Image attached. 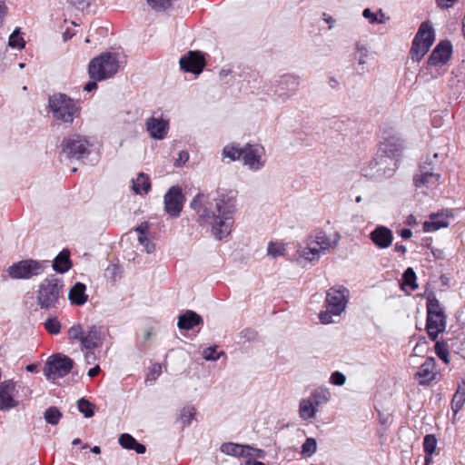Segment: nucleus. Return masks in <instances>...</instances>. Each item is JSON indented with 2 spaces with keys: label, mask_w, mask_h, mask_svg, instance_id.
<instances>
[{
  "label": "nucleus",
  "mask_w": 465,
  "mask_h": 465,
  "mask_svg": "<svg viewBox=\"0 0 465 465\" xmlns=\"http://www.w3.org/2000/svg\"><path fill=\"white\" fill-rule=\"evenodd\" d=\"M236 198L237 192L233 190H220L213 198L198 193L191 202V207L196 212L199 223L210 226L213 235L222 240L232 232Z\"/></svg>",
  "instance_id": "1"
},
{
  "label": "nucleus",
  "mask_w": 465,
  "mask_h": 465,
  "mask_svg": "<svg viewBox=\"0 0 465 465\" xmlns=\"http://www.w3.org/2000/svg\"><path fill=\"white\" fill-rule=\"evenodd\" d=\"M350 299L349 290L342 285L331 287L325 295V310L320 312L319 320L322 324L337 323L347 308Z\"/></svg>",
  "instance_id": "2"
},
{
  "label": "nucleus",
  "mask_w": 465,
  "mask_h": 465,
  "mask_svg": "<svg viewBox=\"0 0 465 465\" xmlns=\"http://www.w3.org/2000/svg\"><path fill=\"white\" fill-rule=\"evenodd\" d=\"M68 339L80 343L82 350L100 349L107 338V331L97 325L83 326L79 323L69 328Z\"/></svg>",
  "instance_id": "3"
},
{
  "label": "nucleus",
  "mask_w": 465,
  "mask_h": 465,
  "mask_svg": "<svg viewBox=\"0 0 465 465\" xmlns=\"http://www.w3.org/2000/svg\"><path fill=\"white\" fill-rule=\"evenodd\" d=\"M48 106L53 116L64 123H72L80 114L77 102L65 94H55L49 97Z\"/></svg>",
  "instance_id": "4"
},
{
  "label": "nucleus",
  "mask_w": 465,
  "mask_h": 465,
  "mask_svg": "<svg viewBox=\"0 0 465 465\" xmlns=\"http://www.w3.org/2000/svg\"><path fill=\"white\" fill-rule=\"evenodd\" d=\"M331 394L329 389L320 387L313 391L310 396L302 399L298 405L299 418L303 420H312L315 419L318 412V407L326 404L331 401Z\"/></svg>",
  "instance_id": "5"
},
{
  "label": "nucleus",
  "mask_w": 465,
  "mask_h": 465,
  "mask_svg": "<svg viewBox=\"0 0 465 465\" xmlns=\"http://www.w3.org/2000/svg\"><path fill=\"white\" fill-rule=\"evenodd\" d=\"M119 69V61L114 54L104 53L94 58L88 68L91 79L102 81L112 77Z\"/></svg>",
  "instance_id": "6"
},
{
  "label": "nucleus",
  "mask_w": 465,
  "mask_h": 465,
  "mask_svg": "<svg viewBox=\"0 0 465 465\" xmlns=\"http://www.w3.org/2000/svg\"><path fill=\"white\" fill-rule=\"evenodd\" d=\"M434 43V27L431 23L422 22L416 33L410 51L412 61L419 62L429 52Z\"/></svg>",
  "instance_id": "7"
},
{
  "label": "nucleus",
  "mask_w": 465,
  "mask_h": 465,
  "mask_svg": "<svg viewBox=\"0 0 465 465\" xmlns=\"http://www.w3.org/2000/svg\"><path fill=\"white\" fill-rule=\"evenodd\" d=\"M434 43V27L431 23L422 22L416 33L410 51L412 61L419 62L429 52Z\"/></svg>",
  "instance_id": "8"
},
{
  "label": "nucleus",
  "mask_w": 465,
  "mask_h": 465,
  "mask_svg": "<svg viewBox=\"0 0 465 465\" xmlns=\"http://www.w3.org/2000/svg\"><path fill=\"white\" fill-rule=\"evenodd\" d=\"M434 43V27L431 23L422 22L416 33L410 51L412 61L419 62L429 52Z\"/></svg>",
  "instance_id": "9"
},
{
  "label": "nucleus",
  "mask_w": 465,
  "mask_h": 465,
  "mask_svg": "<svg viewBox=\"0 0 465 465\" xmlns=\"http://www.w3.org/2000/svg\"><path fill=\"white\" fill-rule=\"evenodd\" d=\"M405 150V142L397 131L392 128L383 130L378 149L381 154L398 161L403 156Z\"/></svg>",
  "instance_id": "10"
},
{
  "label": "nucleus",
  "mask_w": 465,
  "mask_h": 465,
  "mask_svg": "<svg viewBox=\"0 0 465 465\" xmlns=\"http://www.w3.org/2000/svg\"><path fill=\"white\" fill-rule=\"evenodd\" d=\"M61 286L56 279H45L39 285L37 292L38 305L43 309L54 308L58 303Z\"/></svg>",
  "instance_id": "11"
},
{
  "label": "nucleus",
  "mask_w": 465,
  "mask_h": 465,
  "mask_svg": "<svg viewBox=\"0 0 465 465\" xmlns=\"http://www.w3.org/2000/svg\"><path fill=\"white\" fill-rule=\"evenodd\" d=\"M74 365V361L69 357L63 354H55L49 357L45 362L44 373L50 381L64 377L67 375Z\"/></svg>",
  "instance_id": "12"
},
{
  "label": "nucleus",
  "mask_w": 465,
  "mask_h": 465,
  "mask_svg": "<svg viewBox=\"0 0 465 465\" xmlns=\"http://www.w3.org/2000/svg\"><path fill=\"white\" fill-rule=\"evenodd\" d=\"M435 159L436 153H432L422 158L420 165V172L414 177V183L418 189H428L433 185L436 181L435 175Z\"/></svg>",
  "instance_id": "13"
},
{
  "label": "nucleus",
  "mask_w": 465,
  "mask_h": 465,
  "mask_svg": "<svg viewBox=\"0 0 465 465\" xmlns=\"http://www.w3.org/2000/svg\"><path fill=\"white\" fill-rule=\"evenodd\" d=\"M89 147V142L78 134L72 135L62 143V152L67 158H83L90 153Z\"/></svg>",
  "instance_id": "14"
},
{
  "label": "nucleus",
  "mask_w": 465,
  "mask_h": 465,
  "mask_svg": "<svg viewBox=\"0 0 465 465\" xmlns=\"http://www.w3.org/2000/svg\"><path fill=\"white\" fill-rule=\"evenodd\" d=\"M243 164L252 172H258L265 165V149L261 144L247 143L243 147Z\"/></svg>",
  "instance_id": "15"
},
{
  "label": "nucleus",
  "mask_w": 465,
  "mask_h": 465,
  "mask_svg": "<svg viewBox=\"0 0 465 465\" xmlns=\"http://www.w3.org/2000/svg\"><path fill=\"white\" fill-rule=\"evenodd\" d=\"M7 272L14 279H27L41 274L44 266L39 262L25 260L10 266Z\"/></svg>",
  "instance_id": "16"
},
{
  "label": "nucleus",
  "mask_w": 465,
  "mask_h": 465,
  "mask_svg": "<svg viewBox=\"0 0 465 465\" xmlns=\"http://www.w3.org/2000/svg\"><path fill=\"white\" fill-rule=\"evenodd\" d=\"M17 390L13 380H6L0 383V411H7L18 407Z\"/></svg>",
  "instance_id": "17"
},
{
  "label": "nucleus",
  "mask_w": 465,
  "mask_h": 465,
  "mask_svg": "<svg viewBox=\"0 0 465 465\" xmlns=\"http://www.w3.org/2000/svg\"><path fill=\"white\" fill-rule=\"evenodd\" d=\"M312 243H315L322 253L336 248L341 240V234L336 231H317L311 235Z\"/></svg>",
  "instance_id": "18"
},
{
  "label": "nucleus",
  "mask_w": 465,
  "mask_h": 465,
  "mask_svg": "<svg viewBox=\"0 0 465 465\" xmlns=\"http://www.w3.org/2000/svg\"><path fill=\"white\" fill-rule=\"evenodd\" d=\"M317 247L318 246L315 243H312V240L308 237L305 242V245L300 247L297 251V262L302 266H306L309 263L318 262L323 253Z\"/></svg>",
  "instance_id": "19"
},
{
  "label": "nucleus",
  "mask_w": 465,
  "mask_h": 465,
  "mask_svg": "<svg viewBox=\"0 0 465 465\" xmlns=\"http://www.w3.org/2000/svg\"><path fill=\"white\" fill-rule=\"evenodd\" d=\"M183 205V195L182 191L177 187H172L164 195V207L166 213L177 217L182 212Z\"/></svg>",
  "instance_id": "20"
},
{
  "label": "nucleus",
  "mask_w": 465,
  "mask_h": 465,
  "mask_svg": "<svg viewBox=\"0 0 465 465\" xmlns=\"http://www.w3.org/2000/svg\"><path fill=\"white\" fill-rule=\"evenodd\" d=\"M146 129L153 139L163 140L167 135L169 123L163 118L150 117L146 120Z\"/></svg>",
  "instance_id": "21"
},
{
  "label": "nucleus",
  "mask_w": 465,
  "mask_h": 465,
  "mask_svg": "<svg viewBox=\"0 0 465 465\" xmlns=\"http://www.w3.org/2000/svg\"><path fill=\"white\" fill-rule=\"evenodd\" d=\"M180 65L186 72L199 74L204 66L203 58L198 52H189L187 55L181 57Z\"/></svg>",
  "instance_id": "22"
},
{
  "label": "nucleus",
  "mask_w": 465,
  "mask_h": 465,
  "mask_svg": "<svg viewBox=\"0 0 465 465\" xmlns=\"http://www.w3.org/2000/svg\"><path fill=\"white\" fill-rule=\"evenodd\" d=\"M372 242L381 249L390 247L393 241L391 230L385 226H377L370 234Z\"/></svg>",
  "instance_id": "23"
},
{
  "label": "nucleus",
  "mask_w": 465,
  "mask_h": 465,
  "mask_svg": "<svg viewBox=\"0 0 465 465\" xmlns=\"http://www.w3.org/2000/svg\"><path fill=\"white\" fill-rule=\"evenodd\" d=\"M427 295V324L426 330L429 337L432 341H436V303L434 302V295L432 292H426Z\"/></svg>",
  "instance_id": "24"
},
{
  "label": "nucleus",
  "mask_w": 465,
  "mask_h": 465,
  "mask_svg": "<svg viewBox=\"0 0 465 465\" xmlns=\"http://www.w3.org/2000/svg\"><path fill=\"white\" fill-rule=\"evenodd\" d=\"M436 363L433 357H429L420 367L415 377L421 385L428 384L435 379Z\"/></svg>",
  "instance_id": "25"
},
{
  "label": "nucleus",
  "mask_w": 465,
  "mask_h": 465,
  "mask_svg": "<svg viewBox=\"0 0 465 465\" xmlns=\"http://www.w3.org/2000/svg\"><path fill=\"white\" fill-rule=\"evenodd\" d=\"M221 451L226 455L235 457H247L251 456V448L247 445H240L232 442L223 443Z\"/></svg>",
  "instance_id": "26"
},
{
  "label": "nucleus",
  "mask_w": 465,
  "mask_h": 465,
  "mask_svg": "<svg viewBox=\"0 0 465 465\" xmlns=\"http://www.w3.org/2000/svg\"><path fill=\"white\" fill-rule=\"evenodd\" d=\"M202 318L193 311H187L178 318L177 325L182 330H191L202 322Z\"/></svg>",
  "instance_id": "27"
},
{
  "label": "nucleus",
  "mask_w": 465,
  "mask_h": 465,
  "mask_svg": "<svg viewBox=\"0 0 465 465\" xmlns=\"http://www.w3.org/2000/svg\"><path fill=\"white\" fill-rule=\"evenodd\" d=\"M86 287L84 283H75L68 292V298L73 304L83 305L87 302Z\"/></svg>",
  "instance_id": "28"
},
{
  "label": "nucleus",
  "mask_w": 465,
  "mask_h": 465,
  "mask_svg": "<svg viewBox=\"0 0 465 465\" xmlns=\"http://www.w3.org/2000/svg\"><path fill=\"white\" fill-rule=\"evenodd\" d=\"M119 444L126 450H134L138 454H143L145 452V446L137 442L136 440L128 433H123L119 436L118 439Z\"/></svg>",
  "instance_id": "29"
},
{
  "label": "nucleus",
  "mask_w": 465,
  "mask_h": 465,
  "mask_svg": "<svg viewBox=\"0 0 465 465\" xmlns=\"http://www.w3.org/2000/svg\"><path fill=\"white\" fill-rule=\"evenodd\" d=\"M362 16L369 21L370 24L374 25H383L386 24L390 17L385 15V13L379 9L376 12H373L371 8H365L362 11Z\"/></svg>",
  "instance_id": "30"
},
{
  "label": "nucleus",
  "mask_w": 465,
  "mask_h": 465,
  "mask_svg": "<svg viewBox=\"0 0 465 465\" xmlns=\"http://www.w3.org/2000/svg\"><path fill=\"white\" fill-rule=\"evenodd\" d=\"M369 46L362 43L357 42L354 46V59L356 60L358 66L361 69L367 64L369 57Z\"/></svg>",
  "instance_id": "31"
},
{
  "label": "nucleus",
  "mask_w": 465,
  "mask_h": 465,
  "mask_svg": "<svg viewBox=\"0 0 465 465\" xmlns=\"http://www.w3.org/2000/svg\"><path fill=\"white\" fill-rule=\"evenodd\" d=\"M151 188L149 176L141 173L133 179V190L137 194L147 193Z\"/></svg>",
  "instance_id": "32"
},
{
  "label": "nucleus",
  "mask_w": 465,
  "mask_h": 465,
  "mask_svg": "<svg viewBox=\"0 0 465 465\" xmlns=\"http://www.w3.org/2000/svg\"><path fill=\"white\" fill-rule=\"evenodd\" d=\"M416 279V274L412 268H408L402 275L401 289L408 293L413 292L418 287Z\"/></svg>",
  "instance_id": "33"
},
{
  "label": "nucleus",
  "mask_w": 465,
  "mask_h": 465,
  "mask_svg": "<svg viewBox=\"0 0 465 465\" xmlns=\"http://www.w3.org/2000/svg\"><path fill=\"white\" fill-rule=\"evenodd\" d=\"M424 452H425V464L430 465L433 462V454L436 450V438L432 434H429L424 438Z\"/></svg>",
  "instance_id": "34"
},
{
  "label": "nucleus",
  "mask_w": 465,
  "mask_h": 465,
  "mask_svg": "<svg viewBox=\"0 0 465 465\" xmlns=\"http://www.w3.org/2000/svg\"><path fill=\"white\" fill-rule=\"evenodd\" d=\"M452 54V45L448 40L438 44V64H446Z\"/></svg>",
  "instance_id": "35"
},
{
  "label": "nucleus",
  "mask_w": 465,
  "mask_h": 465,
  "mask_svg": "<svg viewBox=\"0 0 465 465\" xmlns=\"http://www.w3.org/2000/svg\"><path fill=\"white\" fill-rule=\"evenodd\" d=\"M53 267L59 272H65L71 268L69 252L62 251L54 259Z\"/></svg>",
  "instance_id": "36"
},
{
  "label": "nucleus",
  "mask_w": 465,
  "mask_h": 465,
  "mask_svg": "<svg viewBox=\"0 0 465 465\" xmlns=\"http://www.w3.org/2000/svg\"><path fill=\"white\" fill-rule=\"evenodd\" d=\"M146 224H141L135 229L137 232V241L143 247L144 251L148 253L154 251V244L151 242L146 236Z\"/></svg>",
  "instance_id": "37"
},
{
  "label": "nucleus",
  "mask_w": 465,
  "mask_h": 465,
  "mask_svg": "<svg viewBox=\"0 0 465 465\" xmlns=\"http://www.w3.org/2000/svg\"><path fill=\"white\" fill-rule=\"evenodd\" d=\"M465 402V381L459 383L458 389L452 398V411L457 413Z\"/></svg>",
  "instance_id": "38"
},
{
  "label": "nucleus",
  "mask_w": 465,
  "mask_h": 465,
  "mask_svg": "<svg viewBox=\"0 0 465 465\" xmlns=\"http://www.w3.org/2000/svg\"><path fill=\"white\" fill-rule=\"evenodd\" d=\"M317 441L314 438H307L301 447V455L304 459L311 458L317 452Z\"/></svg>",
  "instance_id": "39"
},
{
  "label": "nucleus",
  "mask_w": 465,
  "mask_h": 465,
  "mask_svg": "<svg viewBox=\"0 0 465 465\" xmlns=\"http://www.w3.org/2000/svg\"><path fill=\"white\" fill-rule=\"evenodd\" d=\"M455 214L450 209H443L438 212V230L447 228L454 222Z\"/></svg>",
  "instance_id": "40"
},
{
  "label": "nucleus",
  "mask_w": 465,
  "mask_h": 465,
  "mask_svg": "<svg viewBox=\"0 0 465 465\" xmlns=\"http://www.w3.org/2000/svg\"><path fill=\"white\" fill-rule=\"evenodd\" d=\"M286 244L282 242H270L267 246V255L277 258L285 255Z\"/></svg>",
  "instance_id": "41"
},
{
  "label": "nucleus",
  "mask_w": 465,
  "mask_h": 465,
  "mask_svg": "<svg viewBox=\"0 0 465 465\" xmlns=\"http://www.w3.org/2000/svg\"><path fill=\"white\" fill-rule=\"evenodd\" d=\"M8 45L12 48H17L19 50L24 49L25 46V41L21 36V29L15 28L10 35L8 39Z\"/></svg>",
  "instance_id": "42"
},
{
  "label": "nucleus",
  "mask_w": 465,
  "mask_h": 465,
  "mask_svg": "<svg viewBox=\"0 0 465 465\" xmlns=\"http://www.w3.org/2000/svg\"><path fill=\"white\" fill-rule=\"evenodd\" d=\"M196 409L193 406H185L180 411V420L184 426H189L196 416Z\"/></svg>",
  "instance_id": "43"
},
{
  "label": "nucleus",
  "mask_w": 465,
  "mask_h": 465,
  "mask_svg": "<svg viewBox=\"0 0 465 465\" xmlns=\"http://www.w3.org/2000/svg\"><path fill=\"white\" fill-rule=\"evenodd\" d=\"M242 154L243 148H239L234 144H228L223 150V155L232 161L238 160L240 157L242 158Z\"/></svg>",
  "instance_id": "44"
},
{
  "label": "nucleus",
  "mask_w": 465,
  "mask_h": 465,
  "mask_svg": "<svg viewBox=\"0 0 465 465\" xmlns=\"http://www.w3.org/2000/svg\"><path fill=\"white\" fill-rule=\"evenodd\" d=\"M78 411L84 414L85 418H91L94 414V405L84 398L77 401Z\"/></svg>",
  "instance_id": "45"
},
{
  "label": "nucleus",
  "mask_w": 465,
  "mask_h": 465,
  "mask_svg": "<svg viewBox=\"0 0 465 465\" xmlns=\"http://www.w3.org/2000/svg\"><path fill=\"white\" fill-rule=\"evenodd\" d=\"M62 417V413L55 407L48 408L44 415L45 421L52 425H56Z\"/></svg>",
  "instance_id": "46"
},
{
  "label": "nucleus",
  "mask_w": 465,
  "mask_h": 465,
  "mask_svg": "<svg viewBox=\"0 0 465 465\" xmlns=\"http://www.w3.org/2000/svg\"><path fill=\"white\" fill-rule=\"evenodd\" d=\"M45 328L51 334H58L61 330V323L56 318H48L45 322Z\"/></svg>",
  "instance_id": "47"
},
{
  "label": "nucleus",
  "mask_w": 465,
  "mask_h": 465,
  "mask_svg": "<svg viewBox=\"0 0 465 465\" xmlns=\"http://www.w3.org/2000/svg\"><path fill=\"white\" fill-rule=\"evenodd\" d=\"M203 357L206 361H216L218 360L222 355H223V352H216V347H208L205 348L203 351Z\"/></svg>",
  "instance_id": "48"
},
{
  "label": "nucleus",
  "mask_w": 465,
  "mask_h": 465,
  "mask_svg": "<svg viewBox=\"0 0 465 465\" xmlns=\"http://www.w3.org/2000/svg\"><path fill=\"white\" fill-rule=\"evenodd\" d=\"M148 5L155 10H165L171 6L172 0H146Z\"/></svg>",
  "instance_id": "49"
},
{
  "label": "nucleus",
  "mask_w": 465,
  "mask_h": 465,
  "mask_svg": "<svg viewBox=\"0 0 465 465\" xmlns=\"http://www.w3.org/2000/svg\"><path fill=\"white\" fill-rule=\"evenodd\" d=\"M330 382L335 386H342L346 382V376L341 371H334L330 376Z\"/></svg>",
  "instance_id": "50"
},
{
  "label": "nucleus",
  "mask_w": 465,
  "mask_h": 465,
  "mask_svg": "<svg viewBox=\"0 0 465 465\" xmlns=\"http://www.w3.org/2000/svg\"><path fill=\"white\" fill-rule=\"evenodd\" d=\"M438 357L440 358L446 364L450 362L449 349L446 343L438 341Z\"/></svg>",
  "instance_id": "51"
},
{
  "label": "nucleus",
  "mask_w": 465,
  "mask_h": 465,
  "mask_svg": "<svg viewBox=\"0 0 465 465\" xmlns=\"http://www.w3.org/2000/svg\"><path fill=\"white\" fill-rule=\"evenodd\" d=\"M427 350V341L424 339L419 341L416 346L413 349V356H420Z\"/></svg>",
  "instance_id": "52"
},
{
  "label": "nucleus",
  "mask_w": 465,
  "mask_h": 465,
  "mask_svg": "<svg viewBox=\"0 0 465 465\" xmlns=\"http://www.w3.org/2000/svg\"><path fill=\"white\" fill-rule=\"evenodd\" d=\"M423 231L426 232H430L436 231V221H435V215H430V221H426L423 223Z\"/></svg>",
  "instance_id": "53"
},
{
  "label": "nucleus",
  "mask_w": 465,
  "mask_h": 465,
  "mask_svg": "<svg viewBox=\"0 0 465 465\" xmlns=\"http://www.w3.org/2000/svg\"><path fill=\"white\" fill-rule=\"evenodd\" d=\"M189 160V153L186 151H181L178 153V157L175 160V166H182Z\"/></svg>",
  "instance_id": "54"
},
{
  "label": "nucleus",
  "mask_w": 465,
  "mask_h": 465,
  "mask_svg": "<svg viewBox=\"0 0 465 465\" xmlns=\"http://www.w3.org/2000/svg\"><path fill=\"white\" fill-rule=\"evenodd\" d=\"M446 328L445 316L441 310L438 309V333L443 331Z\"/></svg>",
  "instance_id": "55"
},
{
  "label": "nucleus",
  "mask_w": 465,
  "mask_h": 465,
  "mask_svg": "<svg viewBox=\"0 0 465 465\" xmlns=\"http://www.w3.org/2000/svg\"><path fill=\"white\" fill-rule=\"evenodd\" d=\"M458 0H438V8L449 9L451 8Z\"/></svg>",
  "instance_id": "56"
},
{
  "label": "nucleus",
  "mask_w": 465,
  "mask_h": 465,
  "mask_svg": "<svg viewBox=\"0 0 465 465\" xmlns=\"http://www.w3.org/2000/svg\"><path fill=\"white\" fill-rule=\"evenodd\" d=\"M78 9L84 10L89 6L90 0H70Z\"/></svg>",
  "instance_id": "57"
},
{
  "label": "nucleus",
  "mask_w": 465,
  "mask_h": 465,
  "mask_svg": "<svg viewBox=\"0 0 465 465\" xmlns=\"http://www.w3.org/2000/svg\"><path fill=\"white\" fill-rule=\"evenodd\" d=\"M162 372V367L159 364H154L150 371L149 377L155 380Z\"/></svg>",
  "instance_id": "58"
},
{
  "label": "nucleus",
  "mask_w": 465,
  "mask_h": 465,
  "mask_svg": "<svg viewBox=\"0 0 465 465\" xmlns=\"http://www.w3.org/2000/svg\"><path fill=\"white\" fill-rule=\"evenodd\" d=\"M97 360L96 355L92 351H87L84 353V361L86 364H92Z\"/></svg>",
  "instance_id": "59"
},
{
  "label": "nucleus",
  "mask_w": 465,
  "mask_h": 465,
  "mask_svg": "<svg viewBox=\"0 0 465 465\" xmlns=\"http://www.w3.org/2000/svg\"><path fill=\"white\" fill-rule=\"evenodd\" d=\"M7 7L3 1H0V25L3 24V21L6 15Z\"/></svg>",
  "instance_id": "60"
},
{
  "label": "nucleus",
  "mask_w": 465,
  "mask_h": 465,
  "mask_svg": "<svg viewBox=\"0 0 465 465\" xmlns=\"http://www.w3.org/2000/svg\"><path fill=\"white\" fill-rule=\"evenodd\" d=\"M323 20L329 25V29H332L335 20L332 16L323 14Z\"/></svg>",
  "instance_id": "61"
},
{
  "label": "nucleus",
  "mask_w": 465,
  "mask_h": 465,
  "mask_svg": "<svg viewBox=\"0 0 465 465\" xmlns=\"http://www.w3.org/2000/svg\"><path fill=\"white\" fill-rule=\"evenodd\" d=\"M436 48L432 50L429 59H428V64L429 65H436Z\"/></svg>",
  "instance_id": "62"
},
{
  "label": "nucleus",
  "mask_w": 465,
  "mask_h": 465,
  "mask_svg": "<svg viewBox=\"0 0 465 465\" xmlns=\"http://www.w3.org/2000/svg\"><path fill=\"white\" fill-rule=\"evenodd\" d=\"M99 371H100V366L96 365L94 368L90 369L87 374L89 377H94L99 373Z\"/></svg>",
  "instance_id": "63"
},
{
  "label": "nucleus",
  "mask_w": 465,
  "mask_h": 465,
  "mask_svg": "<svg viewBox=\"0 0 465 465\" xmlns=\"http://www.w3.org/2000/svg\"><path fill=\"white\" fill-rule=\"evenodd\" d=\"M411 235H412V232L410 229H402L401 231V236L403 239H409L411 237Z\"/></svg>",
  "instance_id": "64"
}]
</instances>
